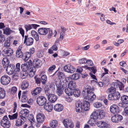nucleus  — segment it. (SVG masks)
<instances>
[{"instance_id":"nucleus-1","label":"nucleus","mask_w":128,"mask_h":128,"mask_svg":"<svg viewBox=\"0 0 128 128\" xmlns=\"http://www.w3.org/2000/svg\"><path fill=\"white\" fill-rule=\"evenodd\" d=\"M124 85L118 80L116 82H113L111 86L108 88L107 91L108 93H112L108 96V99L110 100H117L119 99L120 96V93L118 92H116V88H118L120 90H124Z\"/></svg>"},{"instance_id":"nucleus-2","label":"nucleus","mask_w":128,"mask_h":128,"mask_svg":"<svg viewBox=\"0 0 128 128\" xmlns=\"http://www.w3.org/2000/svg\"><path fill=\"white\" fill-rule=\"evenodd\" d=\"M1 125L4 128H9L10 126V122L6 116H4L0 122Z\"/></svg>"},{"instance_id":"nucleus-3","label":"nucleus","mask_w":128,"mask_h":128,"mask_svg":"<svg viewBox=\"0 0 128 128\" xmlns=\"http://www.w3.org/2000/svg\"><path fill=\"white\" fill-rule=\"evenodd\" d=\"M45 118V116L42 114L39 113L37 114L36 117L37 122V126H40V123L43 122Z\"/></svg>"},{"instance_id":"nucleus-4","label":"nucleus","mask_w":128,"mask_h":128,"mask_svg":"<svg viewBox=\"0 0 128 128\" xmlns=\"http://www.w3.org/2000/svg\"><path fill=\"white\" fill-rule=\"evenodd\" d=\"M29 113V111L28 110L24 109L20 112L19 116L24 121H26V117L27 116Z\"/></svg>"},{"instance_id":"nucleus-5","label":"nucleus","mask_w":128,"mask_h":128,"mask_svg":"<svg viewBox=\"0 0 128 128\" xmlns=\"http://www.w3.org/2000/svg\"><path fill=\"white\" fill-rule=\"evenodd\" d=\"M10 77L6 75L2 76L0 78V82L2 84L6 85L10 82Z\"/></svg>"},{"instance_id":"nucleus-6","label":"nucleus","mask_w":128,"mask_h":128,"mask_svg":"<svg viewBox=\"0 0 128 128\" xmlns=\"http://www.w3.org/2000/svg\"><path fill=\"white\" fill-rule=\"evenodd\" d=\"M46 102V99L43 96H39L37 98L36 102L39 106H42L44 105Z\"/></svg>"},{"instance_id":"nucleus-7","label":"nucleus","mask_w":128,"mask_h":128,"mask_svg":"<svg viewBox=\"0 0 128 128\" xmlns=\"http://www.w3.org/2000/svg\"><path fill=\"white\" fill-rule=\"evenodd\" d=\"M34 42V39L31 37H28V35L25 36L24 43L27 46L32 45Z\"/></svg>"},{"instance_id":"nucleus-8","label":"nucleus","mask_w":128,"mask_h":128,"mask_svg":"<svg viewBox=\"0 0 128 128\" xmlns=\"http://www.w3.org/2000/svg\"><path fill=\"white\" fill-rule=\"evenodd\" d=\"M63 123L65 126L67 128H72L74 126L71 120L67 119L64 120Z\"/></svg>"},{"instance_id":"nucleus-9","label":"nucleus","mask_w":128,"mask_h":128,"mask_svg":"<svg viewBox=\"0 0 128 128\" xmlns=\"http://www.w3.org/2000/svg\"><path fill=\"white\" fill-rule=\"evenodd\" d=\"M123 119L122 116L119 114L114 115L111 118L112 121L114 122H120Z\"/></svg>"},{"instance_id":"nucleus-10","label":"nucleus","mask_w":128,"mask_h":128,"mask_svg":"<svg viewBox=\"0 0 128 128\" xmlns=\"http://www.w3.org/2000/svg\"><path fill=\"white\" fill-rule=\"evenodd\" d=\"M91 91V87L90 86H84L83 89V91L82 92V94L83 96L86 98V97L87 96L88 94L90 91Z\"/></svg>"},{"instance_id":"nucleus-11","label":"nucleus","mask_w":128,"mask_h":128,"mask_svg":"<svg viewBox=\"0 0 128 128\" xmlns=\"http://www.w3.org/2000/svg\"><path fill=\"white\" fill-rule=\"evenodd\" d=\"M94 88H91L92 91H90L88 94L87 96L86 97V99L90 101H92L95 100L96 98V96L94 94L92 91L94 90Z\"/></svg>"},{"instance_id":"nucleus-12","label":"nucleus","mask_w":128,"mask_h":128,"mask_svg":"<svg viewBox=\"0 0 128 128\" xmlns=\"http://www.w3.org/2000/svg\"><path fill=\"white\" fill-rule=\"evenodd\" d=\"M98 111H95L92 113L90 116L91 119H90L88 121L89 123H90L91 122V121H92V120H94L98 118H100L99 116V113Z\"/></svg>"},{"instance_id":"nucleus-13","label":"nucleus","mask_w":128,"mask_h":128,"mask_svg":"<svg viewBox=\"0 0 128 128\" xmlns=\"http://www.w3.org/2000/svg\"><path fill=\"white\" fill-rule=\"evenodd\" d=\"M110 112L114 114L118 113L119 112L118 107L115 104H113L110 106Z\"/></svg>"},{"instance_id":"nucleus-14","label":"nucleus","mask_w":128,"mask_h":128,"mask_svg":"<svg viewBox=\"0 0 128 128\" xmlns=\"http://www.w3.org/2000/svg\"><path fill=\"white\" fill-rule=\"evenodd\" d=\"M82 104L80 102H77L76 105V112H80L83 110Z\"/></svg>"},{"instance_id":"nucleus-15","label":"nucleus","mask_w":128,"mask_h":128,"mask_svg":"<svg viewBox=\"0 0 128 128\" xmlns=\"http://www.w3.org/2000/svg\"><path fill=\"white\" fill-rule=\"evenodd\" d=\"M48 98L50 102L54 103L57 100V96L53 94H50L48 95Z\"/></svg>"},{"instance_id":"nucleus-16","label":"nucleus","mask_w":128,"mask_h":128,"mask_svg":"<svg viewBox=\"0 0 128 128\" xmlns=\"http://www.w3.org/2000/svg\"><path fill=\"white\" fill-rule=\"evenodd\" d=\"M50 30L49 28H41L39 29L38 32L40 34L42 35L46 34L48 32V30Z\"/></svg>"},{"instance_id":"nucleus-17","label":"nucleus","mask_w":128,"mask_h":128,"mask_svg":"<svg viewBox=\"0 0 128 128\" xmlns=\"http://www.w3.org/2000/svg\"><path fill=\"white\" fill-rule=\"evenodd\" d=\"M44 108L48 112H50L53 109V105L50 102H48L45 104L44 106Z\"/></svg>"},{"instance_id":"nucleus-18","label":"nucleus","mask_w":128,"mask_h":128,"mask_svg":"<svg viewBox=\"0 0 128 128\" xmlns=\"http://www.w3.org/2000/svg\"><path fill=\"white\" fill-rule=\"evenodd\" d=\"M3 51L6 55L8 56L12 55L13 52V50L10 48L4 49Z\"/></svg>"},{"instance_id":"nucleus-19","label":"nucleus","mask_w":128,"mask_h":128,"mask_svg":"<svg viewBox=\"0 0 128 128\" xmlns=\"http://www.w3.org/2000/svg\"><path fill=\"white\" fill-rule=\"evenodd\" d=\"M42 90V88L40 87H38L31 92L32 94L34 96H35L40 94Z\"/></svg>"},{"instance_id":"nucleus-20","label":"nucleus","mask_w":128,"mask_h":128,"mask_svg":"<svg viewBox=\"0 0 128 128\" xmlns=\"http://www.w3.org/2000/svg\"><path fill=\"white\" fill-rule=\"evenodd\" d=\"M63 109V106L62 105L60 104H57L54 106V109L57 111L60 112L62 111Z\"/></svg>"},{"instance_id":"nucleus-21","label":"nucleus","mask_w":128,"mask_h":128,"mask_svg":"<svg viewBox=\"0 0 128 128\" xmlns=\"http://www.w3.org/2000/svg\"><path fill=\"white\" fill-rule=\"evenodd\" d=\"M32 36L34 38L36 41L39 40V36L36 32L34 30H32L31 32Z\"/></svg>"},{"instance_id":"nucleus-22","label":"nucleus","mask_w":128,"mask_h":128,"mask_svg":"<svg viewBox=\"0 0 128 128\" xmlns=\"http://www.w3.org/2000/svg\"><path fill=\"white\" fill-rule=\"evenodd\" d=\"M10 39H6L5 41L4 44L2 48L3 50L5 48H10Z\"/></svg>"},{"instance_id":"nucleus-23","label":"nucleus","mask_w":128,"mask_h":128,"mask_svg":"<svg viewBox=\"0 0 128 128\" xmlns=\"http://www.w3.org/2000/svg\"><path fill=\"white\" fill-rule=\"evenodd\" d=\"M97 125L98 127L101 128H106L108 126L107 124L104 122H99L97 123Z\"/></svg>"},{"instance_id":"nucleus-24","label":"nucleus","mask_w":128,"mask_h":128,"mask_svg":"<svg viewBox=\"0 0 128 128\" xmlns=\"http://www.w3.org/2000/svg\"><path fill=\"white\" fill-rule=\"evenodd\" d=\"M68 86L69 88L72 90L76 88V85L74 82L71 81L68 83Z\"/></svg>"},{"instance_id":"nucleus-25","label":"nucleus","mask_w":128,"mask_h":128,"mask_svg":"<svg viewBox=\"0 0 128 128\" xmlns=\"http://www.w3.org/2000/svg\"><path fill=\"white\" fill-rule=\"evenodd\" d=\"M4 70H5L6 71L8 72H15L14 70V66H9V65L8 66H6V68L4 69L3 71Z\"/></svg>"},{"instance_id":"nucleus-26","label":"nucleus","mask_w":128,"mask_h":128,"mask_svg":"<svg viewBox=\"0 0 128 128\" xmlns=\"http://www.w3.org/2000/svg\"><path fill=\"white\" fill-rule=\"evenodd\" d=\"M2 62L4 68H6V66H8L9 64V60H8V58L7 57L4 58L2 60Z\"/></svg>"},{"instance_id":"nucleus-27","label":"nucleus","mask_w":128,"mask_h":128,"mask_svg":"<svg viewBox=\"0 0 128 128\" xmlns=\"http://www.w3.org/2000/svg\"><path fill=\"white\" fill-rule=\"evenodd\" d=\"M28 86V82L24 80L22 82L21 84L20 87L22 90H25L27 88Z\"/></svg>"},{"instance_id":"nucleus-28","label":"nucleus","mask_w":128,"mask_h":128,"mask_svg":"<svg viewBox=\"0 0 128 128\" xmlns=\"http://www.w3.org/2000/svg\"><path fill=\"white\" fill-rule=\"evenodd\" d=\"M121 100L122 103L124 104H126L128 103V96L124 95L121 97Z\"/></svg>"},{"instance_id":"nucleus-29","label":"nucleus","mask_w":128,"mask_h":128,"mask_svg":"<svg viewBox=\"0 0 128 128\" xmlns=\"http://www.w3.org/2000/svg\"><path fill=\"white\" fill-rule=\"evenodd\" d=\"M83 110L85 111H88L90 109V105L89 103L87 102H84L82 104Z\"/></svg>"},{"instance_id":"nucleus-30","label":"nucleus","mask_w":128,"mask_h":128,"mask_svg":"<svg viewBox=\"0 0 128 128\" xmlns=\"http://www.w3.org/2000/svg\"><path fill=\"white\" fill-rule=\"evenodd\" d=\"M50 126L52 128H55L58 125V122L56 120H52L50 122Z\"/></svg>"},{"instance_id":"nucleus-31","label":"nucleus","mask_w":128,"mask_h":128,"mask_svg":"<svg viewBox=\"0 0 128 128\" xmlns=\"http://www.w3.org/2000/svg\"><path fill=\"white\" fill-rule=\"evenodd\" d=\"M24 121L20 117H19L17 119L16 123V125L17 126H20L22 125L23 123H24Z\"/></svg>"},{"instance_id":"nucleus-32","label":"nucleus","mask_w":128,"mask_h":128,"mask_svg":"<svg viewBox=\"0 0 128 128\" xmlns=\"http://www.w3.org/2000/svg\"><path fill=\"white\" fill-rule=\"evenodd\" d=\"M28 100V98L26 96V92H24L22 94V97L21 98V101L22 102H27Z\"/></svg>"},{"instance_id":"nucleus-33","label":"nucleus","mask_w":128,"mask_h":128,"mask_svg":"<svg viewBox=\"0 0 128 128\" xmlns=\"http://www.w3.org/2000/svg\"><path fill=\"white\" fill-rule=\"evenodd\" d=\"M34 62L36 64L35 67L38 68L40 67L42 65V63L41 61L38 59H36L34 60Z\"/></svg>"},{"instance_id":"nucleus-34","label":"nucleus","mask_w":128,"mask_h":128,"mask_svg":"<svg viewBox=\"0 0 128 128\" xmlns=\"http://www.w3.org/2000/svg\"><path fill=\"white\" fill-rule=\"evenodd\" d=\"M55 83L57 88L63 86L61 84V80L58 78H56L54 80Z\"/></svg>"},{"instance_id":"nucleus-35","label":"nucleus","mask_w":128,"mask_h":128,"mask_svg":"<svg viewBox=\"0 0 128 128\" xmlns=\"http://www.w3.org/2000/svg\"><path fill=\"white\" fill-rule=\"evenodd\" d=\"M64 92L68 96H71L73 95L72 90L68 87L65 88Z\"/></svg>"},{"instance_id":"nucleus-36","label":"nucleus","mask_w":128,"mask_h":128,"mask_svg":"<svg viewBox=\"0 0 128 128\" xmlns=\"http://www.w3.org/2000/svg\"><path fill=\"white\" fill-rule=\"evenodd\" d=\"M6 95L5 91L4 89L2 88H0V98H4Z\"/></svg>"},{"instance_id":"nucleus-37","label":"nucleus","mask_w":128,"mask_h":128,"mask_svg":"<svg viewBox=\"0 0 128 128\" xmlns=\"http://www.w3.org/2000/svg\"><path fill=\"white\" fill-rule=\"evenodd\" d=\"M73 94L75 97H78L80 95V92L79 90L77 89H74L72 90Z\"/></svg>"},{"instance_id":"nucleus-38","label":"nucleus","mask_w":128,"mask_h":128,"mask_svg":"<svg viewBox=\"0 0 128 128\" xmlns=\"http://www.w3.org/2000/svg\"><path fill=\"white\" fill-rule=\"evenodd\" d=\"M82 68L85 69H88L91 72L92 71V72H96L97 71L96 68L95 66L92 67H89L85 66H83Z\"/></svg>"},{"instance_id":"nucleus-39","label":"nucleus","mask_w":128,"mask_h":128,"mask_svg":"<svg viewBox=\"0 0 128 128\" xmlns=\"http://www.w3.org/2000/svg\"><path fill=\"white\" fill-rule=\"evenodd\" d=\"M16 55L18 58H21L24 56L22 52L21 51L20 49L19 48L16 50Z\"/></svg>"},{"instance_id":"nucleus-40","label":"nucleus","mask_w":128,"mask_h":128,"mask_svg":"<svg viewBox=\"0 0 128 128\" xmlns=\"http://www.w3.org/2000/svg\"><path fill=\"white\" fill-rule=\"evenodd\" d=\"M31 53L29 52H26L25 53V54H24V57H25L24 61L25 62L26 61L28 60L29 58L31 57Z\"/></svg>"},{"instance_id":"nucleus-41","label":"nucleus","mask_w":128,"mask_h":128,"mask_svg":"<svg viewBox=\"0 0 128 128\" xmlns=\"http://www.w3.org/2000/svg\"><path fill=\"white\" fill-rule=\"evenodd\" d=\"M80 74H73L71 76V79L72 80H76L79 78Z\"/></svg>"},{"instance_id":"nucleus-42","label":"nucleus","mask_w":128,"mask_h":128,"mask_svg":"<svg viewBox=\"0 0 128 128\" xmlns=\"http://www.w3.org/2000/svg\"><path fill=\"white\" fill-rule=\"evenodd\" d=\"M28 65L26 64H22L21 66V68L23 72H26L28 70Z\"/></svg>"},{"instance_id":"nucleus-43","label":"nucleus","mask_w":128,"mask_h":128,"mask_svg":"<svg viewBox=\"0 0 128 128\" xmlns=\"http://www.w3.org/2000/svg\"><path fill=\"white\" fill-rule=\"evenodd\" d=\"M63 86L60 87H58L57 88V90L56 92L59 96H60L63 93V91L62 88Z\"/></svg>"},{"instance_id":"nucleus-44","label":"nucleus","mask_w":128,"mask_h":128,"mask_svg":"<svg viewBox=\"0 0 128 128\" xmlns=\"http://www.w3.org/2000/svg\"><path fill=\"white\" fill-rule=\"evenodd\" d=\"M3 30L4 34L8 35H10L12 31V30L10 28H8L4 29Z\"/></svg>"},{"instance_id":"nucleus-45","label":"nucleus","mask_w":128,"mask_h":128,"mask_svg":"<svg viewBox=\"0 0 128 128\" xmlns=\"http://www.w3.org/2000/svg\"><path fill=\"white\" fill-rule=\"evenodd\" d=\"M18 116L17 113L14 114L12 115H8V117L10 120H13L17 118Z\"/></svg>"},{"instance_id":"nucleus-46","label":"nucleus","mask_w":128,"mask_h":128,"mask_svg":"<svg viewBox=\"0 0 128 128\" xmlns=\"http://www.w3.org/2000/svg\"><path fill=\"white\" fill-rule=\"evenodd\" d=\"M42 83L43 84H45L47 80V78L46 75H42L40 79Z\"/></svg>"},{"instance_id":"nucleus-47","label":"nucleus","mask_w":128,"mask_h":128,"mask_svg":"<svg viewBox=\"0 0 128 128\" xmlns=\"http://www.w3.org/2000/svg\"><path fill=\"white\" fill-rule=\"evenodd\" d=\"M27 117L28 120H29L30 122H32V121L33 122H34V120L33 114H30L28 115V116H27Z\"/></svg>"},{"instance_id":"nucleus-48","label":"nucleus","mask_w":128,"mask_h":128,"mask_svg":"<svg viewBox=\"0 0 128 128\" xmlns=\"http://www.w3.org/2000/svg\"><path fill=\"white\" fill-rule=\"evenodd\" d=\"M20 63H17L16 65V68L14 66V69L15 72H18L20 71Z\"/></svg>"},{"instance_id":"nucleus-49","label":"nucleus","mask_w":128,"mask_h":128,"mask_svg":"<svg viewBox=\"0 0 128 128\" xmlns=\"http://www.w3.org/2000/svg\"><path fill=\"white\" fill-rule=\"evenodd\" d=\"M93 104L94 107L96 108H99L102 106V103L98 102H95Z\"/></svg>"},{"instance_id":"nucleus-50","label":"nucleus","mask_w":128,"mask_h":128,"mask_svg":"<svg viewBox=\"0 0 128 128\" xmlns=\"http://www.w3.org/2000/svg\"><path fill=\"white\" fill-rule=\"evenodd\" d=\"M100 118H103L105 116V113L104 111L102 110H98Z\"/></svg>"},{"instance_id":"nucleus-51","label":"nucleus","mask_w":128,"mask_h":128,"mask_svg":"<svg viewBox=\"0 0 128 128\" xmlns=\"http://www.w3.org/2000/svg\"><path fill=\"white\" fill-rule=\"evenodd\" d=\"M70 65L68 64L64 66V70L66 72H71L70 71Z\"/></svg>"},{"instance_id":"nucleus-52","label":"nucleus","mask_w":128,"mask_h":128,"mask_svg":"<svg viewBox=\"0 0 128 128\" xmlns=\"http://www.w3.org/2000/svg\"><path fill=\"white\" fill-rule=\"evenodd\" d=\"M58 75L59 79L64 78L65 77V75L63 72H58Z\"/></svg>"},{"instance_id":"nucleus-53","label":"nucleus","mask_w":128,"mask_h":128,"mask_svg":"<svg viewBox=\"0 0 128 128\" xmlns=\"http://www.w3.org/2000/svg\"><path fill=\"white\" fill-rule=\"evenodd\" d=\"M87 60L86 58H82L79 60V63L80 64H85L86 63Z\"/></svg>"},{"instance_id":"nucleus-54","label":"nucleus","mask_w":128,"mask_h":128,"mask_svg":"<svg viewBox=\"0 0 128 128\" xmlns=\"http://www.w3.org/2000/svg\"><path fill=\"white\" fill-rule=\"evenodd\" d=\"M34 78L36 81V83L37 84H39L40 86L41 82V80L40 79V78H37L36 76H35L34 77Z\"/></svg>"},{"instance_id":"nucleus-55","label":"nucleus","mask_w":128,"mask_h":128,"mask_svg":"<svg viewBox=\"0 0 128 128\" xmlns=\"http://www.w3.org/2000/svg\"><path fill=\"white\" fill-rule=\"evenodd\" d=\"M18 29L20 34L22 35V37L24 38V30L21 28H19Z\"/></svg>"},{"instance_id":"nucleus-56","label":"nucleus","mask_w":128,"mask_h":128,"mask_svg":"<svg viewBox=\"0 0 128 128\" xmlns=\"http://www.w3.org/2000/svg\"><path fill=\"white\" fill-rule=\"evenodd\" d=\"M24 27L26 32H27L28 30H30L32 28L31 25L30 24L28 25H25L24 26Z\"/></svg>"},{"instance_id":"nucleus-57","label":"nucleus","mask_w":128,"mask_h":128,"mask_svg":"<svg viewBox=\"0 0 128 128\" xmlns=\"http://www.w3.org/2000/svg\"><path fill=\"white\" fill-rule=\"evenodd\" d=\"M12 78L14 80H17L18 78V74L16 72H15L12 76Z\"/></svg>"},{"instance_id":"nucleus-58","label":"nucleus","mask_w":128,"mask_h":128,"mask_svg":"<svg viewBox=\"0 0 128 128\" xmlns=\"http://www.w3.org/2000/svg\"><path fill=\"white\" fill-rule=\"evenodd\" d=\"M48 38H50L51 37L52 35V30L50 28V30H48Z\"/></svg>"},{"instance_id":"nucleus-59","label":"nucleus","mask_w":128,"mask_h":128,"mask_svg":"<svg viewBox=\"0 0 128 128\" xmlns=\"http://www.w3.org/2000/svg\"><path fill=\"white\" fill-rule=\"evenodd\" d=\"M56 68V66L55 65H52L49 68L48 70L49 72H52Z\"/></svg>"},{"instance_id":"nucleus-60","label":"nucleus","mask_w":128,"mask_h":128,"mask_svg":"<svg viewBox=\"0 0 128 128\" xmlns=\"http://www.w3.org/2000/svg\"><path fill=\"white\" fill-rule=\"evenodd\" d=\"M86 63L89 66H92L93 65L92 61L90 60H87Z\"/></svg>"},{"instance_id":"nucleus-61","label":"nucleus","mask_w":128,"mask_h":128,"mask_svg":"<svg viewBox=\"0 0 128 128\" xmlns=\"http://www.w3.org/2000/svg\"><path fill=\"white\" fill-rule=\"evenodd\" d=\"M20 74V76L22 78L24 79L25 78L27 75H28V74H26V72H21Z\"/></svg>"},{"instance_id":"nucleus-62","label":"nucleus","mask_w":128,"mask_h":128,"mask_svg":"<svg viewBox=\"0 0 128 128\" xmlns=\"http://www.w3.org/2000/svg\"><path fill=\"white\" fill-rule=\"evenodd\" d=\"M17 90V88H16L15 86H14L12 88L11 92L12 94L15 93L16 92Z\"/></svg>"},{"instance_id":"nucleus-63","label":"nucleus","mask_w":128,"mask_h":128,"mask_svg":"<svg viewBox=\"0 0 128 128\" xmlns=\"http://www.w3.org/2000/svg\"><path fill=\"white\" fill-rule=\"evenodd\" d=\"M4 36L2 34L0 35V42H4L5 40Z\"/></svg>"},{"instance_id":"nucleus-64","label":"nucleus","mask_w":128,"mask_h":128,"mask_svg":"<svg viewBox=\"0 0 128 128\" xmlns=\"http://www.w3.org/2000/svg\"><path fill=\"white\" fill-rule=\"evenodd\" d=\"M55 85L54 83H52L50 86V89H51L52 90H54L55 89Z\"/></svg>"}]
</instances>
